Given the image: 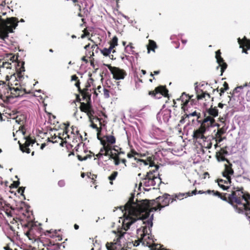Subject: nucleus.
Masks as SVG:
<instances>
[{"mask_svg": "<svg viewBox=\"0 0 250 250\" xmlns=\"http://www.w3.org/2000/svg\"><path fill=\"white\" fill-rule=\"evenodd\" d=\"M173 201V199H171L169 195L165 194L163 196H159L156 199V201H149L144 200L140 203H135L133 201V197L130 199L124 206L120 207V209L124 213V219L123 222V227L124 230H127L130 226L137 221L141 222V224L145 225L143 229H138L136 230L138 240L135 241L134 245L138 246L139 243H142L143 245L151 247L155 244L147 241V239L153 240L150 234V228L153 225V215L151 217L146 220L150 215L152 211H156L157 209L167 206ZM153 242V240H152Z\"/></svg>", "mask_w": 250, "mask_h": 250, "instance_id": "obj_1", "label": "nucleus"}, {"mask_svg": "<svg viewBox=\"0 0 250 250\" xmlns=\"http://www.w3.org/2000/svg\"><path fill=\"white\" fill-rule=\"evenodd\" d=\"M234 191L229 194V202L238 213L244 214L249 219L250 217V197L243 191V188H234Z\"/></svg>", "mask_w": 250, "mask_h": 250, "instance_id": "obj_2", "label": "nucleus"}, {"mask_svg": "<svg viewBox=\"0 0 250 250\" xmlns=\"http://www.w3.org/2000/svg\"><path fill=\"white\" fill-rule=\"evenodd\" d=\"M18 19L15 17L1 19L0 21V39L4 41L9 37V33H13L18 26Z\"/></svg>", "mask_w": 250, "mask_h": 250, "instance_id": "obj_3", "label": "nucleus"}, {"mask_svg": "<svg viewBox=\"0 0 250 250\" xmlns=\"http://www.w3.org/2000/svg\"><path fill=\"white\" fill-rule=\"evenodd\" d=\"M231 165H225V168L224 171L222 172L223 176L225 179H219L216 180L218 183V186L221 188L223 190H227L229 187L225 186L224 184L228 185L231 183V176L233 174V170L232 169Z\"/></svg>", "mask_w": 250, "mask_h": 250, "instance_id": "obj_4", "label": "nucleus"}, {"mask_svg": "<svg viewBox=\"0 0 250 250\" xmlns=\"http://www.w3.org/2000/svg\"><path fill=\"white\" fill-rule=\"evenodd\" d=\"M129 233L126 232H120L119 237L117 238V241L114 243L106 244V248L107 250H127L125 245L122 246L121 242V240L123 238H128Z\"/></svg>", "mask_w": 250, "mask_h": 250, "instance_id": "obj_5", "label": "nucleus"}, {"mask_svg": "<svg viewBox=\"0 0 250 250\" xmlns=\"http://www.w3.org/2000/svg\"><path fill=\"white\" fill-rule=\"evenodd\" d=\"M106 65L113 75V78L115 80L124 79L126 75V72L123 69L118 67L111 66L109 64H106Z\"/></svg>", "mask_w": 250, "mask_h": 250, "instance_id": "obj_6", "label": "nucleus"}, {"mask_svg": "<svg viewBox=\"0 0 250 250\" xmlns=\"http://www.w3.org/2000/svg\"><path fill=\"white\" fill-rule=\"evenodd\" d=\"M201 123V126H202L206 131L208 130L209 127L216 126L215 120L213 117L210 116H206Z\"/></svg>", "mask_w": 250, "mask_h": 250, "instance_id": "obj_7", "label": "nucleus"}, {"mask_svg": "<svg viewBox=\"0 0 250 250\" xmlns=\"http://www.w3.org/2000/svg\"><path fill=\"white\" fill-rule=\"evenodd\" d=\"M170 118V111L165 110L159 112L157 115V119L161 123H167Z\"/></svg>", "mask_w": 250, "mask_h": 250, "instance_id": "obj_8", "label": "nucleus"}, {"mask_svg": "<svg viewBox=\"0 0 250 250\" xmlns=\"http://www.w3.org/2000/svg\"><path fill=\"white\" fill-rule=\"evenodd\" d=\"M149 95H154L156 98H159L160 97L157 96V95H163L165 97L168 96V90L166 87L160 86L155 88L154 91H150Z\"/></svg>", "mask_w": 250, "mask_h": 250, "instance_id": "obj_9", "label": "nucleus"}, {"mask_svg": "<svg viewBox=\"0 0 250 250\" xmlns=\"http://www.w3.org/2000/svg\"><path fill=\"white\" fill-rule=\"evenodd\" d=\"M19 143L20 144V149L23 152H25L27 153H29L30 151L28 146L34 144L35 141L31 138L28 137L25 138V141L23 145L21 144L19 141Z\"/></svg>", "mask_w": 250, "mask_h": 250, "instance_id": "obj_10", "label": "nucleus"}, {"mask_svg": "<svg viewBox=\"0 0 250 250\" xmlns=\"http://www.w3.org/2000/svg\"><path fill=\"white\" fill-rule=\"evenodd\" d=\"M153 172H148L146 177L143 179V183L146 187L155 186V182L153 180Z\"/></svg>", "mask_w": 250, "mask_h": 250, "instance_id": "obj_11", "label": "nucleus"}, {"mask_svg": "<svg viewBox=\"0 0 250 250\" xmlns=\"http://www.w3.org/2000/svg\"><path fill=\"white\" fill-rule=\"evenodd\" d=\"M217 62L219 64V66L217 68L220 66L221 67V75L224 70L226 69L227 65L226 63L224 62L223 59L221 57V52L220 50H218L216 52V56H215Z\"/></svg>", "mask_w": 250, "mask_h": 250, "instance_id": "obj_12", "label": "nucleus"}, {"mask_svg": "<svg viewBox=\"0 0 250 250\" xmlns=\"http://www.w3.org/2000/svg\"><path fill=\"white\" fill-rule=\"evenodd\" d=\"M207 131L202 126H200V127L194 130L193 132V137L196 139H202L205 141L206 137L204 136V134Z\"/></svg>", "mask_w": 250, "mask_h": 250, "instance_id": "obj_13", "label": "nucleus"}, {"mask_svg": "<svg viewBox=\"0 0 250 250\" xmlns=\"http://www.w3.org/2000/svg\"><path fill=\"white\" fill-rule=\"evenodd\" d=\"M83 104L84 105V107H81V110L87 113V115L89 118L90 121L92 122V120L94 118V111L91 109L90 106H87L84 103H83Z\"/></svg>", "mask_w": 250, "mask_h": 250, "instance_id": "obj_14", "label": "nucleus"}, {"mask_svg": "<svg viewBox=\"0 0 250 250\" xmlns=\"http://www.w3.org/2000/svg\"><path fill=\"white\" fill-rule=\"evenodd\" d=\"M193 96V95L189 96L186 93L183 92L180 98L178 99L177 100H180L182 103V104H183L184 106H186L189 102V101L191 99Z\"/></svg>", "mask_w": 250, "mask_h": 250, "instance_id": "obj_15", "label": "nucleus"}, {"mask_svg": "<svg viewBox=\"0 0 250 250\" xmlns=\"http://www.w3.org/2000/svg\"><path fill=\"white\" fill-rule=\"evenodd\" d=\"M245 41L241 40L240 38L238 39V42L240 44V47L243 48L242 52L243 53H247V51L244 48V47H247L248 49L250 48V43L247 42V40L245 38Z\"/></svg>", "mask_w": 250, "mask_h": 250, "instance_id": "obj_16", "label": "nucleus"}, {"mask_svg": "<svg viewBox=\"0 0 250 250\" xmlns=\"http://www.w3.org/2000/svg\"><path fill=\"white\" fill-rule=\"evenodd\" d=\"M203 193H208V194L209 193H213V195H214V196H218L219 198H220L221 199H222L223 200H224V201H227V198L226 197H223L221 195V194H220V193L218 191H215L214 190H207V191L206 192H203L202 191V190H199L198 191V193L199 194H202Z\"/></svg>", "mask_w": 250, "mask_h": 250, "instance_id": "obj_17", "label": "nucleus"}, {"mask_svg": "<svg viewBox=\"0 0 250 250\" xmlns=\"http://www.w3.org/2000/svg\"><path fill=\"white\" fill-rule=\"evenodd\" d=\"M207 112L209 115L208 116H210L211 117H213V118L214 117L217 116L218 115V110L216 107H212L211 106L208 110Z\"/></svg>", "mask_w": 250, "mask_h": 250, "instance_id": "obj_18", "label": "nucleus"}, {"mask_svg": "<svg viewBox=\"0 0 250 250\" xmlns=\"http://www.w3.org/2000/svg\"><path fill=\"white\" fill-rule=\"evenodd\" d=\"M157 47L155 42L152 40L149 41V45L147 46V53H149L150 50H151L153 51H155V48Z\"/></svg>", "mask_w": 250, "mask_h": 250, "instance_id": "obj_19", "label": "nucleus"}, {"mask_svg": "<svg viewBox=\"0 0 250 250\" xmlns=\"http://www.w3.org/2000/svg\"><path fill=\"white\" fill-rule=\"evenodd\" d=\"M216 126H217L218 127L221 126V127H226L227 130L229 127L228 124L227 123L226 120H224L223 118L220 119V124H218L216 123Z\"/></svg>", "mask_w": 250, "mask_h": 250, "instance_id": "obj_20", "label": "nucleus"}, {"mask_svg": "<svg viewBox=\"0 0 250 250\" xmlns=\"http://www.w3.org/2000/svg\"><path fill=\"white\" fill-rule=\"evenodd\" d=\"M210 98V95L207 93L202 92V93L201 95L198 94L197 95V98L198 100L203 99L205 98L206 100H207V98L209 99Z\"/></svg>", "mask_w": 250, "mask_h": 250, "instance_id": "obj_21", "label": "nucleus"}, {"mask_svg": "<svg viewBox=\"0 0 250 250\" xmlns=\"http://www.w3.org/2000/svg\"><path fill=\"white\" fill-rule=\"evenodd\" d=\"M106 141L109 144H114L115 143L116 139L112 135H109L106 136Z\"/></svg>", "mask_w": 250, "mask_h": 250, "instance_id": "obj_22", "label": "nucleus"}, {"mask_svg": "<svg viewBox=\"0 0 250 250\" xmlns=\"http://www.w3.org/2000/svg\"><path fill=\"white\" fill-rule=\"evenodd\" d=\"M118 45V38L116 36H114L110 43V47L111 49H113L116 46Z\"/></svg>", "mask_w": 250, "mask_h": 250, "instance_id": "obj_23", "label": "nucleus"}, {"mask_svg": "<svg viewBox=\"0 0 250 250\" xmlns=\"http://www.w3.org/2000/svg\"><path fill=\"white\" fill-rule=\"evenodd\" d=\"M225 138V137H222L220 135L215 136L216 144L214 145L215 147L216 148L218 146V144L221 143Z\"/></svg>", "mask_w": 250, "mask_h": 250, "instance_id": "obj_24", "label": "nucleus"}, {"mask_svg": "<svg viewBox=\"0 0 250 250\" xmlns=\"http://www.w3.org/2000/svg\"><path fill=\"white\" fill-rule=\"evenodd\" d=\"M112 49H111V47H109L108 48H104L102 50H101V52L103 55L107 56L111 53V51Z\"/></svg>", "mask_w": 250, "mask_h": 250, "instance_id": "obj_25", "label": "nucleus"}, {"mask_svg": "<svg viewBox=\"0 0 250 250\" xmlns=\"http://www.w3.org/2000/svg\"><path fill=\"white\" fill-rule=\"evenodd\" d=\"M227 131V127H220L217 131V133L215 134V136L220 135L222 136Z\"/></svg>", "mask_w": 250, "mask_h": 250, "instance_id": "obj_26", "label": "nucleus"}, {"mask_svg": "<svg viewBox=\"0 0 250 250\" xmlns=\"http://www.w3.org/2000/svg\"><path fill=\"white\" fill-rule=\"evenodd\" d=\"M102 144L104 151L112 152V147L109 144H106V143H102Z\"/></svg>", "mask_w": 250, "mask_h": 250, "instance_id": "obj_27", "label": "nucleus"}, {"mask_svg": "<svg viewBox=\"0 0 250 250\" xmlns=\"http://www.w3.org/2000/svg\"><path fill=\"white\" fill-rule=\"evenodd\" d=\"M153 173L155 172V170L152 171ZM153 180L155 182V185L156 184L159 185L160 183L161 182V179L160 177H158L157 176H156L153 174Z\"/></svg>", "mask_w": 250, "mask_h": 250, "instance_id": "obj_28", "label": "nucleus"}, {"mask_svg": "<svg viewBox=\"0 0 250 250\" xmlns=\"http://www.w3.org/2000/svg\"><path fill=\"white\" fill-rule=\"evenodd\" d=\"M185 194H187L188 196L190 195L189 192H187L186 193H179L178 194H176L175 195V197L177 199L181 200L184 198V196Z\"/></svg>", "mask_w": 250, "mask_h": 250, "instance_id": "obj_29", "label": "nucleus"}, {"mask_svg": "<svg viewBox=\"0 0 250 250\" xmlns=\"http://www.w3.org/2000/svg\"><path fill=\"white\" fill-rule=\"evenodd\" d=\"M247 86V83H246L245 84H244L243 85H241V86H237L233 90V93H238V92H240V90L242 89L243 88V87H245Z\"/></svg>", "mask_w": 250, "mask_h": 250, "instance_id": "obj_30", "label": "nucleus"}, {"mask_svg": "<svg viewBox=\"0 0 250 250\" xmlns=\"http://www.w3.org/2000/svg\"><path fill=\"white\" fill-rule=\"evenodd\" d=\"M133 48V47L132 46H131L130 45H127L125 47V51L128 54H132V52H133L132 49Z\"/></svg>", "mask_w": 250, "mask_h": 250, "instance_id": "obj_31", "label": "nucleus"}, {"mask_svg": "<svg viewBox=\"0 0 250 250\" xmlns=\"http://www.w3.org/2000/svg\"><path fill=\"white\" fill-rule=\"evenodd\" d=\"M77 157H78V159H79V160L82 161L86 160L88 158H90L91 157V156L87 155H86L85 156L83 157L81 155H78Z\"/></svg>", "mask_w": 250, "mask_h": 250, "instance_id": "obj_32", "label": "nucleus"}, {"mask_svg": "<svg viewBox=\"0 0 250 250\" xmlns=\"http://www.w3.org/2000/svg\"><path fill=\"white\" fill-rule=\"evenodd\" d=\"M118 175V172L117 171H114L110 176H109L108 179L110 181H112L114 180Z\"/></svg>", "mask_w": 250, "mask_h": 250, "instance_id": "obj_33", "label": "nucleus"}, {"mask_svg": "<svg viewBox=\"0 0 250 250\" xmlns=\"http://www.w3.org/2000/svg\"><path fill=\"white\" fill-rule=\"evenodd\" d=\"M113 160L115 165L118 166L121 162V159L119 157V154H118Z\"/></svg>", "mask_w": 250, "mask_h": 250, "instance_id": "obj_34", "label": "nucleus"}, {"mask_svg": "<svg viewBox=\"0 0 250 250\" xmlns=\"http://www.w3.org/2000/svg\"><path fill=\"white\" fill-rule=\"evenodd\" d=\"M118 154H119V153H114L112 152V151L110 152V154L108 155L109 159L114 160Z\"/></svg>", "mask_w": 250, "mask_h": 250, "instance_id": "obj_35", "label": "nucleus"}, {"mask_svg": "<svg viewBox=\"0 0 250 250\" xmlns=\"http://www.w3.org/2000/svg\"><path fill=\"white\" fill-rule=\"evenodd\" d=\"M135 160H137V163H138V162L143 163L145 166H146L148 165V163L146 161L143 159H137L136 158H135Z\"/></svg>", "mask_w": 250, "mask_h": 250, "instance_id": "obj_36", "label": "nucleus"}, {"mask_svg": "<svg viewBox=\"0 0 250 250\" xmlns=\"http://www.w3.org/2000/svg\"><path fill=\"white\" fill-rule=\"evenodd\" d=\"M204 146L208 149H210L212 146V143L211 142H207L204 144Z\"/></svg>", "mask_w": 250, "mask_h": 250, "instance_id": "obj_37", "label": "nucleus"}, {"mask_svg": "<svg viewBox=\"0 0 250 250\" xmlns=\"http://www.w3.org/2000/svg\"><path fill=\"white\" fill-rule=\"evenodd\" d=\"M58 185L60 187H63L65 186V182L64 180H60L58 183Z\"/></svg>", "mask_w": 250, "mask_h": 250, "instance_id": "obj_38", "label": "nucleus"}, {"mask_svg": "<svg viewBox=\"0 0 250 250\" xmlns=\"http://www.w3.org/2000/svg\"><path fill=\"white\" fill-rule=\"evenodd\" d=\"M104 96L105 98H107L109 97V91L107 89H104Z\"/></svg>", "mask_w": 250, "mask_h": 250, "instance_id": "obj_39", "label": "nucleus"}, {"mask_svg": "<svg viewBox=\"0 0 250 250\" xmlns=\"http://www.w3.org/2000/svg\"><path fill=\"white\" fill-rule=\"evenodd\" d=\"M78 80H79L78 77L76 75H74L71 76V81H77Z\"/></svg>", "mask_w": 250, "mask_h": 250, "instance_id": "obj_40", "label": "nucleus"}, {"mask_svg": "<svg viewBox=\"0 0 250 250\" xmlns=\"http://www.w3.org/2000/svg\"><path fill=\"white\" fill-rule=\"evenodd\" d=\"M91 123H92V124L90 125V126L94 129H96L98 130L97 125L96 124H94V123H93V121Z\"/></svg>", "mask_w": 250, "mask_h": 250, "instance_id": "obj_41", "label": "nucleus"}, {"mask_svg": "<svg viewBox=\"0 0 250 250\" xmlns=\"http://www.w3.org/2000/svg\"><path fill=\"white\" fill-rule=\"evenodd\" d=\"M24 188L21 187V188L19 189V193H21V195H22V194H23V192H24Z\"/></svg>", "mask_w": 250, "mask_h": 250, "instance_id": "obj_42", "label": "nucleus"}, {"mask_svg": "<svg viewBox=\"0 0 250 250\" xmlns=\"http://www.w3.org/2000/svg\"><path fill=\"white\" fill-rule=\"evenodd\" d=\"M75 85L77 88H78L79 90H80V82L79 80L77 81Z\"/></svg>", "mask_w": 250, "mask_h": 250, "instance_id": "obj_43", "label": "nucleus"}, {"mask_svg": "<svg viewBox=\"0 0 250 250\" xmlns=\"http://www.w3.org/2000/svg\"><path fill=\"white\" fill-rule=\"evenodd\" d=\"M223 85L224 86L225 90H228L229 89L228 84L226 82L224 83Z\"/></svg>", "mask_w": 250, "mask_h": 250, "instance_id": "obj_44", "label": "nucleus"}, {"mask_svg": "<svg viewBox=\"0 0 250 250\" xmlns=\"http://www.w3.org/2000/svg\"><path fill=\"white\" fill-rule=\"evenodd\" d=\"M121 161L125 165V167H126V160L125 159H121Z\"/></svg>", "mask_w": 250, "mask_h": 250, "instance_id": "obj_45", "label": "nucleus"}, {"mask_svg": "<svg viewBox=\"0 0 250 250\" xmlns=\"http://www.w3.org/2000/svg\"><path fill=\"white\" fill-rule=\"evenodd\" d=\"M226 90H225V88H221V89H220V96H221V95H222V94L223 93H224L225 92V91H226Z\"/></svg>", "mask_w": 250, "mask_h": 250, "instance_id": "obj_46", "label": "nucleus"}, {"mask_svg": "<svg viewBox=\"0 0 250 250\" xmlns=\"http://www.w3.org/2000/svg\"><path fill=\"white\" fill-rule=\"evenodd\" d=\"M197 115V113L196 111H194L190 114H189L188 115V116H196Z\"/></svg>", "mask_w": 250, "mask_h": 250, "instance_id": "obj_47", "label": "nucleus"}, {"mask_svg": "<svg viewBox=\"0 0 250 250\" xmlns=\"http://www.w3.org/2000/svg\"><path fill=\"white\" fill-rule=\"evenodd\" d=\"M116 147H117V146H114V147L113 148H112V150H114L116 152H117V153H118V149L116 148Z\"/></svg>", "mask_w": 250, "mask_h": 250, "instance_id": "obj_48", "label": "nucleus"}, {"mask_svg": "<svg viewBox=\"0 0 250 250\" xmlns=\"http://www.w3.org/2000/svg\"><path fill=\"white\" fill-rule=\"evenodd\" d=\"M103 155V153L101 152H99L98 154L96 155V156L98 158H100L101 156Z\"/></svg>", "mask_w": 250, "mask_h": 250, "instance_id": "obj_49", "label": "nucleus"}, {"mask_svg": "<svg viewBox=\"0 0 250 250\" xmlns=\"http://www.w3.org/2000/svg\"><path fill=\"white\" fill-rule=\"evenodd\" d=\"M224 104H222V103H219V104H218V107H219V108H223V106H224Z\"/></svg>", "mask_w": 250, "mask_h": 250, "instance_id": "obj_50", "label": "nucleus"}, {"mask_svg": "<svg viewBox=\"0 0 250 250\" xmlns=\"http://www.w3.org/2000/svg\"><path fill=\"white\" fill-rule=\"evenodd\" d=\"M127 156L129 158H131L133 157V155L130 153H128Z\"/></svg>", "mask_w": 250, "mask_h": 250, "instance_id": "obj_51", "label": "nucleus"}, {"mask_svg": "<svg viewBox=\"0 0 250 250\" xmlns=\"http://www.w3.org/2000/svg\"><path fill=\"white\" fill-rule=\"evenodd\" d=\"M12 89H13L15 92H17V91H21V90L18 88H13L11 89V90H12Z\"/></svg>", "mask_w": 250, "mask_h": 250, "instance_id": "obj_52", "label": "nucleus"}, {"mask_svg": "<svg viewBox=\"0 0 250 250\" xmlns=\"http://www.w3.org/2000/svg\"><path fill=\"white\" fill-rule=\"evenodd\" d=\"M45 146H46L45 144H42L41 146V149H43V148Z\"/></svg>", "mask_w": 250, "mask_h": 250, "instance_id": "obj_53", "label": "nucleus"}, {"mask_svg": "<svg viewBox=\"0 0 250 250\" xmlns=\"http://www.w3.org/2000/svg\"><path fill=\"white\" fill-rule=\"evenodd\" d=\"M196 192H197V190H194L192 191L191 192V195H195L196 194Z\"/></svg>", "mask_w": 250, "mask_h": 250, "instance_id": "obj_54", "label": "nucleus"}, {"mask_svg": "<svg viewBox=\"0 0 250 250\" xmlns=\"http://www.w3.org/2000/svg\"><path fill=\"white\" fill-rule=\"evenodd\" d=\"M74 227L75 229H78L79 228V226L77 224H75Z\"/></svg>", "mask_w": 250, "mask_h": 250, "instance_id": "obj_55", "label": "nucleus"}, {"mask_svg": "<svg viewBox=\"0 0 250 250\" xmlns=\"http://www.w3.org/2000/svg\"><path fill=\"white\" fill-rule=\"evenodd\" d=\"M89 46H90V44H88L84 46V49H85V50H87V49L89 47Z\"/></svg>", "mask_w": 250, "mask_h": 250, "instance_id": "obj_56", "label": "nucleus"}, {"mask_svg": "<svg viewBox=\"0 0 250 250\" xmlns=\"http://www.w3.org/2000/svg\"><path fill=\"white\" fill-rule=\"evenodd\" d=\"M181 42L183 44H185L187 43V41L186 40H182Z\"/></svg>", "mask_w": 250, "mask_h": 250, "instance_id": "obj_57", "label": "nucleus"}, {"mask_svg": "<svg viewBox=\"0 0 250 250\" xmlns=\"http://www.w3.org/2000/svg\"><path fill=\"white\" fill-rule=\"evenodd\" d=\"M82 61H84V62H87V60L86 59L85 57H83L82 58Z\"/></svg>", "mask_w": 250, "mask_h": 250, "instance_id": "obj_58", "label": "nucleus"}, {"mask_svg": "<svg viewBox=\"0 0 250 250\" xmlns=\"http://www.w3.org/2000/svg\"><path fill=\"white\" fill-rule=\"evenodd\" d=\"M121 15H122V16L123 17H124L125 19H127V20L129 19V18H128L127 16H126L125 15H124L123 14H122Z\"/></svg>", "mask_w": 250, "mask_h": 250, "instance_id": "obj_59", "label": "nucleus"}, {"mask_svg": "<svg viewBox=\"0 0 250 250\" xmlns=\"http://www.w3.org/2000/svg\"><path fill=\"white\" fill-rule=\"evenodd\" d=\"M6 81H8L10 80L9 76L7 75L5 77Z\"/></svg>", "mask_w": 250, "mask_h": 250, "instance_id": "obj_60", "label": "nucleus"}, {"mask_svg": "<svg viewBox=\"0 0 250 250\" xmlns=\"http://www.w3.org/2000/svg\"><path fill=\"white\" fill-rule=\"evenodd\" d=\"M142 73L143 75H145L146 74V71L145 70H141Z\"/></svg>", "mask_w": 250, "mask_h": 250, "instance_id": "obj_61", "label": "nucleus"}, {"mask_svg": "<svg viewBox=\"0 0 250 250\" xmlns=\"http://www.w3.org/2000/svg\"><path fill=\"white\" fill-rule=\"evenodd\" d=\"M5 83L4 81H0V84H4Z\"/></svg>", "mask_w": 250, "mask_h": 250, "instance_id": "obj_62", "label": "nucleus"}, {"mask_svg": "<svg viewBox=\"0 0 250 250\" xmlns=\"http://www.w3.org/2000/svg\"><path fill=\"white\" fill-rule=\"evenodd\" d=\"M155 74H158L159 73V71H155L154 72Z\"/></svg>", "mask_w": 250, "mask_h": 250, "instance_id": "obj_63", "label": "nucleus"}, {"mask_svg": "<svg viewBox=\"0 0 250 250\" xmlns=\"http://www.w3.org/2000/svg\"><path fill=\"white\" fill-rule=\"evenodd\" d=\"M152 250H159V249L156 247V248L153 249Z\"/></svg>", "mask_w": 250, "mask_h": 250, "instance_id": "obj_64", "label": "nucleus"}]
</instances>
